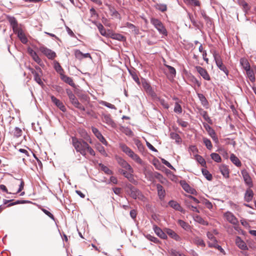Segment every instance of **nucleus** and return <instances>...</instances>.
<instances>
[{"label": "nucleus", "instance_id": "58", "mask_svg": "<svg viewBox=\"0 0 256 256\" xmlns=\"http://www.w3.org/2000/svg\"><path fill=\"white\" fill-rule=\"evenodd\" d=\"M66 94H68V98L70 99V100L72 99H74V98H76V96L73 94L72 92L70 90V89H66Z\"/></svg>", "mask_w": 256, "mask_h": 256}, {"label": "nucleus", "instance_id": "57", "mask_svg": "<svg viewBox=\"0 0 256 256\" xmlns=\"http://www.w3.org/2000/svg\"><path fill=\"white\" fill-rule=\"evenodd\" d=\"M198 97L201 101L202 104L203 105H206V104L207 103V100L204 96L202 94H198Z\"/></svg>", "mask_w": 256, "mask_h": 256}, {"label": "nucleus", "instance_id": "28", "mask_svg": "<svg viewBox=\"0 0 256 256\" xmlns=\"http://www.w3.org/2000/svg\"><path fill=\"white\" fill-rule=\"evenodd\" d=\"M240 63L245 70L250 68V64L246 59L244 58H241L240 60Z\"/></svg>", "mask_w": 256, "mask_h": 256}, {"label": "nucleus", "instance_id": "6", "mask_svg": "<svg viewBox=\"0 0 256 256\" xmlns=\"http://www.w3.org/2000/svg\"><path fill=\"white\" fill-rule=\"evenodd\" d=\"M241 173L245 184L250 188L252 187V181L248 172L246 170H243L241 171Z\"/></svg>", "mask_w": 256, "mask_h": 256}, {"label": "nucleus", "instance_id": "56", "mask_svg": "<svg viewBox=\"0 0 256 256\" xmlns=\"http://www.w3.org/2000/svg\"><path fill=\"white\" fill-rule=\"evenodd\" d=\"M156 8L162 12L166 11L167 9L166 6L164 4H158Z\"/></svg>", "mask_w": 256, "mask_h": 256}, {"label": "nucleus", "instance_id": "1", "mask_svg": "<svg viewBox=\"0 0 256 256\" xmlns=\"http://www.w3.org/2000/svg\"><path fill=\"white\" fill-rule=\"evenodd\" d=\"M72 142L76 151L86 158H88L87 152L92 156L96 155L94 150L84 140L72 137Z\"/></svg>", "mask_w": 256, "mask_h": 256}, {"label": "nucleus", "instance_id": "52", "mask_svg": "<svg viewBox=\"0 0 256 256\" xmlns=\"http://www.w3.org/2000/svg\"><path fill=\"white\" fill-rule=\"evenodd\" d=\"M133 80L138 84H140V80L136 74L134 72H130Z\"/></svg>", "mask_w": 256, "mask_h": 256}, {"label": "nucleus", "instance_id": "10", "mask_svg": "<svg viewBox=\"0 0 256 256\" xmlns=\"http://www.w3.org/2000/svg\"><path fill=\"white\" fill-rule=\"evenodd\" d=\"M195 68L204 79L206 80H210V76L206 69L200 66H196Z\"/></svg>", "mask_w": 256, "mask_h": 256}, {"label": "nucleus", "instance_id": "35", "mask_svg": "<svg viewBox=\"0 0 256 256\" xmlns=\"http://www.w3.org/2000/svg\"><path fill=\"white\" fill-rule=\"evenodd\" d=\"M206 236L210 240V241L208 242H211L213 244L218 243V242L216 238L214 236L213 234L212 233V232H207Z\"/></svg>", "mask_w": 256, "mask_h": 256}, {"label": "nucleus", "instance_id": "13", "mask_svg": "<svg viewBox=\"0 0 256 256\" xmlns=\"http://www.w3.org/2000/svg\"><path fill=\"white\" fill-rule=\"evenodd\" d=\"M118 164L123 168H125L126 170H130L132 172V168L131 166L123 158H118L117 159Z\"/></svg>", "mask_w": 256, "mask_h": 256}, {"label": "nucleus", "instance_id": "47", "mask_svg": "<svg viewBox=\"0 0 256 256\" xmlns=\"http://www.w3.org/2000/svg\"><path fill=\"white\" fill-rule=\"evenodd\" d=\"M196 160L202 166H204L206 162L204 158L200 156L196 155Z\"/></svg>", "mask_w": 256, "mask_h": 256}, {"label": "nucleus", "instance_id": "44", "mask_svg": "<svg viewBox=\"0 0 256 256\" xmlns=\"http://www.w3.org/2000/svg\"><path fill=\"white\" fill-rule=\"evenodd\" d=\"M100 104H101L102 105L104 106H106L107 108H108L111 109H114V110L116 109V108L114 104H111L109 102H105V101L102 100L100 102Z\"/></svg>", "mask_w": 256, "mask_h": 256}, {"label": "nucleus", "instance_id": "21", "mask_svg": "<svg viewBox=\"0 0 256 256\" xmlns=\"http://www.w3.org/2000/svg\"><path fill=\"white\" fill-rule=\"evenodd\" d=\"M30 71L34 76V80L40 85L42 86L43 84V82L40 78V76L38 74L33 68H30Z\"/></svg>", "mask_w": 256, "mask_h": 256}, {"label": "nucleus", "instance_id": "62", "mask_svg": "<svg viewBox=\"0 0 256 256\" xmlns=\"http://www.w3.org/2000/svg\"><path fill=\"white\" fill-rule=\"evenodd\" d=\"M12 28L14 32L17 34L18 32H20L22 31V30L18 27V24L16 26H12Z\"/></svg>", "mask_w": 256, "mask_h": 256}, {"label": "nucleus", "instance_id": "60", "mask_svg": "<svg viewBox=\"0 0 256 256\" xmlns=\"http://www.w3.org/2000/svg\"><path fill=\"white\" fill-rule=\"evenodd\" d=\"M194 219L196 222L200 224H202L204 222V220L198 215H196L194 216Z\"/></svg>", "mask_w": 256, "mask_h": 256}, {"label": "nucleus", "instance_id": "34", "mask_svg": "<svg viewBox=\"0 0 256 256\" xmlns=\"http://www.w3.org/2000/svg\"><path fill=\"white\" fill-rule=\"evenodd\" d=\"M54 68L55 70L60 75L62 74L64 72V70L62 68V66H60V64L56 62H54Z\"/></svg>", "mask_w": 256, "mask_h": 256}, {"label": "nucleus", "instance_id": "33", "mask_svg": "<svg viewBox=\"0 0 256 256\" xmlns=\"http://www.w3.org/2000/svg\"><path fill=\"white\" fill-rule=\"evenodd\" d=\"M178 224L186 230H190V226L182 220H179L178 221Z\"/></svg>", "mask_w": 256, "mask_h": 256}, {"label": "nucleus", "instance_id": "9", "mask_svg": "<svg viewBox=\"0 0 256 256\" xmlns=\"http://www.w3.org/2000/svg\"><path fill=\"white\" fill-rule=\"evenodd\" d=\"M236 246L240 250H248V248L246 243L238 236H236L235 240Z\"/></svg>", "mask_w": 256, "mask_h": 256}, {"label": "nucleus", "instance_id": "23", "mask_svg": "<svg viewBox=\"0 0 256 256\" xmlns=\"http://www.w3.org/2000/svg\"><path fill=\"white\" fill-rule=\"evenodd\" d=\"M128 156L132 159L134 161H135L136 163L140 165H143V161L140 158V156L137 154H135L134 152Z\"/></svg>", "mask_w": 256, "mask_h": 256}, {"label": "nucleus", "instance_id": "61", "mask_svg": "<svg viewBox=\"0 0 256 256\" xmlns=\"http://www.w3.org/2000/svg\"><path fill=\"white\" fill-rule=\"evenodd\" d=\"M162 164L166 166L168 168H170L172 170H175L174 168L171 165V164L166 160L162 158Z\"/></svg>", "mask_w": 256, "mask_h": 256}, {"label": "nucleus", "instance_id": "25", "mask_svg": "<svg viewBox=\"0 0 256 256\" xmlns=\"http://www.w3.org/2000/svg\"><path fill=\"white\" fill-rule=\"evenodd\" d=\"M120 147L122 151L128 156L133 152V151L125 144H120Z\"/></svg>", "mask_w": 256, "mask_h": 256}, {"label": "nucleus", "instance_id": "29", "mask_svg": "<svg viewBox=\"0 0 256 256\" xmlns=\"http://www.w3.org/2000/svg\"><path fill=\"white\" fill-rule=\"evenodd\" d=\"M96 148L101 154L104 156H108V154L106 152L103 146H102L100 144L97 143L96 144Z\"/></svg>", "mask_w": 256, "mask_h": 256}, {"label": "nucleus", "instance_id": "26", "mask_svg": "<svg viewBox=\"0 0 256 256\" xmlns=\"http://www.w3.org/2000/svg\"><path fill=\"white\" fill-rule=\"evenodd\" d=\"M120 147L122 151L128 156L133 152V151L125 144H120Z\"/></svg>", "mask_w": 256, "mask_h": 256}, {"label": "nucleus", "instance_id": "40", "mask_svg": "<svg viewBox=\"0 0 256 256\" xmlns=\"http://www.w3.org/2000/svg\"><path fill=\"white\" fill-rule=\"evenodd\" d=\"M170 137L173 140H174L178 144H179L181 142V138L180 136L176 133L172 132L170 134Z\"/></svg>", "mask_w": 256, "mask_h": 256}, {"label": "nucleus", "instance_id": "39", "mask_svg": "<svg viewBox=\"0 0 256 256\" xmlns=\"http://www.w3.org/2000/svg\"><path fill=\"white\" fill-rule=\"evenodd\" d=\"M210 156L216 162H220L222 160V158L220 156L216 153L214 152L211 154Z\"/></svg>", "mask_w": 256, "mask_h": 256}, {"label": "nucleus", "instance_id": "55", "mask_svg": "<svg viewBox=\"0 0 256 256\" xmlns=\"http://www.w3.org/2000/svg\"><path fill=\"white\" fill-rule=\"evenodd\" d=\"M238 2L240 6H242L244 11H247L248 10V4L243 0H239Z\"/></svg>", "mask_w": 256, "mask_h": 256}, {"label": "nucleus", "instance_id": "51", "mask_svg": "<svg viewBox=\"0 0 256 256\" xmlns=\"http://www.w3.org/2000/svg\"><path fill=\"white\" fill-rule=\"evenodd\" d=\"M100 166L102 170L106 174H112V172L111 170H110L107 166H104L102 164H100Z\"/></svg>", "mask_w": 256, "mask_h": 256}, {"label": "nucleus", "instance_id": "32", "mask_svg": "<svg viewBox=\"0 0 256 256\" xmlns=\"http://www.w3.org/2000/svg\"><path fill=\"white\" fill-rule=\"evenodd\" d=\"M181 184L183 188L187 192L191 193L192 194H194V192L195 190L194 189L191 188L190 186L186 184V182H182Z\"/></svg>", "mask_w": 256, "mask_h": 256}, {"label": "nucleus", "instance_id": "41", "mask_svg": "<svg viewBox=\"0 0 256 256\" xmlns=\"http://www.w3.org/2000/svg\"><path fill=\"white\" fill-rule=\"evenodd\" d=\"M166 67L168 68V71L170 74L171 75L172 78H174L176 74V70L175 68L174 67L168 65H166Z\"/></svg>", "mask_w": 256, "mask_h": 256}, {"label": "nucleus", "instance_id": "38", "mask_svg": "<svg viewBox=\"0 0 256 256\" xmlns=\"http://www.w3.org/2000/svg\"><path fill=\"white\" fill-rule=\"evenodd\" d=\"M208 246L210 247V248H214L216 249H218V250H219L220 252H224V249L222 248L221 246H219L218 244L217 243H212L211 242H208Z\"/></svg>", "mask_w": 256, "mask_h": 256}, {"label": "nucleus", "instance_id": "7", "mask_svg": "<svg viewBox=\"0 0 256 256\" xmlns=\"http://www.w3.org/2000/svg\"><path fill=\"white\" fill-rule=\"evenodd\" d=\"M224 217L229 222L234 225H237L238 223V219L234 214L230 212H225L224 214Z\"/></svg>", "mask_w": 256, "mask_h": 256}, {"label": "nucleus", "instance_id": "11", "mask_svg": "<svg viewBox=\"0 0 256 256\" xmlns=\"http://www.w3.org/2000/svg\"><path fill=\"white\" fill-rule=\"evenodd\" d=\"M142 85L146 92L149 95L151 96L154 98L156 97V93L152 90V88L148 83L146 81H144L142 82Z\"/></svg>", "mask_w": 256, "mask_h": 256}, {"label": "nucleus", "instance_id": "31", "mask_svg": "<svg viewBox=\"0 0 256 256\" xmlns=\"http://www.w3.org/2000/svg\"><path fill=\"white\" fill-rule=\"evenodd\" d=\"M72 104L76 108L82 111L85 110L84 106L79 102L77 98H76L75 100H74V102H72Z\"/></svg>", "mask_w": 256, "mask_h": 256}, {"label": "nucleus", "instance_id": "42", "mask_svg": "<svg viewBox=\"0 0 256 256\" xmlns=\"http://www.w3.org/2000/svg\"><path fill=\"white\" fill-rule=\"evenodd\" d=\"M203 142L208 149L210 150L212 148V144L210 140L209 139L206 138H204Z\"/></svg>", "mask_w": 256, "mask_h": 256}, {"label": "nucleus", "instance_id": "24", "mask_svg": "<svg viewBox=\"0 0 256 256\" xmlns=\"http://www.w3.org/2000/svg\"><path fill=\"white\" fill-rule=\"evenodd\" d=\"M156 188L158 193L160 199H162L165 196V190L164 189L163 186L160 184H156Z\"/></svg>", "mask_w": 256, "mask_h": 256}, {"label": "nucleus", "instance_id": "63", "mask_svg": "<svg viewBox=\"0 0 256 256\" xmlns=\"http://www.w3.org/2000/svg\"><path fill=\"white\" fill-rule=\"evenodd\" d=\"M204 204L210 210L212 208V204L209 200H205L204 201Z\"/></svg>", "mask_w": 256, "mask_h": 256}, {"label": "nucleus", "instance_id": "54", "mask_svg": "<svg viewBox=\"0 0 256 256\" xmlns=\"http://www.w3.org/2000/svg\"><path fill=\"white\" fill-rule=\"evenodd\" d=\"M98 28L102 35L104 36L106 35V31L102 24H98Z\"/></svg>", "mask_w": 256, "mask_h": 256}, {"label": "nucleus", "instance_id": "2", "mask_svg": "<svg viewBox=\"0 0 256 256\" xmlns=\"http://www.w3.org/2000/svg\"><path fill=\"white\" fill-rule=\"evenodd\" d=\"M150 22L160 34L167 36L168 32L162 23L158 19L152 18Z\"/></svg>", "mask_w": 256, "mask_h": 256}, {"label": "nucleus", "instance_id": "45", "mask_svg": "<svg viewBox=\"0 0 256 256\" xmlns=\"http://www.w3.org/2000/svg\"><path fill=\"white\" fill-rule=\"evenodd\" d=\"M74 56L76 58L79 60L83 59V53L78 50H74Z\"/></svg>", "mask_w": 256, "mask_h": 256}, {"label": "nucleus", "instance_id": "59", "mask_svg": "<svg viewBox=\"0 0 256 256\" xmlns=\"http://www.w3.org/2000/svg\"><path fill=\"white\" fill-rule=\"evenodd\" d=\"M177 122L180 126L183 128H186L188 125V122L184 121L182 120H178Z\"/></svg>", "mask_w": 256, "mask_h": 256}, {"label": "nucleus", "instance_id": "19", "mask_svg": "<svg viewBox=\"0 0 256 256\" xmlns=\"http://www.w3.org/2000/svg\"><path fill=\"white\" fill-rule=\"evenodd\" d=\"M102 120L104 122L106 123L108 126L114 127L115 125L114 122L110 118V115L104 114L102 117Z\"/></svg>", "mask_w": 256, "mask_h": 256}, {"label": "nucleus", "instance_id": "27", "mask_svg": "<svg viewBox=\"0 0 256 256\" xmlns=\"http://www.w3.org/2000/svg\"><path fill=\"white\" fill-rule=\"evenodd\" d=\"M230 160L232 161V162L236 166H241L242 163L240 161L234 154H230Z\"/></svg>", "mask_w": 256, "mask_h": 256}, {"label": "nucleus", "instance_id": "8", "mask_svg": "<svg viewBox=\"0 0 256 256\" xmlns=\"http://www.w3.org/2000/svg\"><path fill=\"white\" fill-rule=\"evenodd\" d=\"M92 132L94 134L95 136L99 140L106 146H108V142L105 139V138L102 134L96 128L92 127Z\"/></svg>", "mask_w": 256, "mask_h": 256}, {"label": "nucleus", "instance_id": "17", "mask_svg": "<svg viewBox=\"0 0 256 256\" xmlns=\"http://www.w3.org/2000/svg\"><path fill=\"white\" fill-rule=\"evenodd\" d=\"M254 197V192L249 187L244 194V199L246 202H250L252 200Z\"/></svg>", "mask_w": 256, "mask_h": 256}, {"label": "nucleus", "instance_id": "20", "mask_svg": "<svg viewBox=\"0 0 256 256\" xmlns=\"http://www.w3.org/2000/svg\"><path fill=\"white\" fill-rule=\"evenodd\" d=\"M246 71V75L250 80L252 82H254L256 80L255 78V71L254 68L251 69L250 68Z\"/></svg>", "mask_w": 256, "mask_h": 256}, {"label": "nucleus", "instance_id": "37", "mask_svg": "<svg viewBox=\"0 0 256 256\" xmlns=\"http://www.w3.org/2000/svg\"><path fill=\"white\" fill-rule=\"evenodd\" d=\"M17 35L18 38L20 39V40L23 44H26L27 42V38L22 31H21L20 32H18V34Z\"/></svg>", "mask_w": 256, "mask_h": 256}, {"label": "nucleus", "instance_id": "15", "mask_svg": "<svg viewBox=\"0 0 256 256\" xmlns=\"http://www.w3.org/2000/svg\"><path fill=\"white\" fill-rule=\"evenodd\" d=\"M153 229L156 234L160 238L162 239H166L167 238L166 232H163L160 228L154 225L153 226Z\"/></svg>", "mask_w": 256, "mask_h": 256}, {"label": "nucleus", "instance_id": "3", "mask_svg": "<svg viewBox=\"0 0 256 256\" xmlns=\"http://www.w3.org/2000/svg\"><path fill=\"white\" fill-rule=\"evenodd\" d=\"M214 60L216 61V64L217 66L222 71H223L226 76L228 74V70L226 68L225 66L223 64L222 62V59L220 58V56L215 54L214 56Z\"/></svg>", "mask_w": 256, "mask_h": 256}, {"label": "nucleus", "instance_id": "30", "mask_svg": "<svg viewBox=\"0 0 256 256\" xmlns=\"http://www.w3.org/2000/svg\"><path fill=\"white\" fill-rule=\"evenodd\" d=\"M61 76H62L61 78L64 82L68 84H70V86H74V84L73 82L72 79L71 78L68 77L66 76H64V75H63V74H62Z\"/></svg>", "mask_w": 256, "mask_h": 256}, {"label": "nucleus", "instance_id": "36", "mask_svg": "<svg viewBox=\"0 0 256 256\" xmlns=\"http://www.w3.org/2000/svg\"><path fill=\"white\" fill-rule=\"evenodd\" d=\"M220 168L222 174L224 177L228 178L229 175V172L228 168L226 166H222Z\"/></svg>", "mask_w": 256, "mask_h": 256}, {"label": "nucleus", "instance_id": "64", "mask_svg": "<svg viewBox=\"0 0 256 256\" xmlns=\"http://www.w3.org/2000/svg\"><path fill=\"white\" fill-rule=\"evenodd\" d=\"M22 130L16 127L14 130V134L16 137H19L22 134Z\"/></svg>", "mask_w": 256, "mask_h": 256}, {"label": "nucleus", "instance_id": "49", "mask_svg": "<svg viewBox=\"0 0 256 256\" xmlns=\"http://www.w3.org/2000/svg\"><path fill=\"white\" fill-rule=\"evenodd\" d=\"M158 100L159 102L160 103V104L164 108L168 109L169 108V105H168V103L164 99H162V98H158Z\"/></svg>", "mask_w": 256, "mask_h": 256}, {"label": "nucleus", "instance_id": "50", "mask_svg": "<svg viewBox=\"0 0 256 256\" xmlns=\"http://www.w3.org/2000/svg\"><path fill=\"white\" fill-rule=\"evenodd\" d=\"M112 38L118 40L119 41H124L125 40V38L120 34H114L112 35Z\"/></svg>", "mask_w": 256, "mask_h": 256}, {"label": "nucleus", "instance_id": "18", "mask_svg": "<svg viewBox=\"0 0 256 256\" xmlns=\"http://www.w3.org/2000/svg\"><path fill=\"white\" fill-rule=\"evenodd\" d=\"M28 54L32 57V59L38 64H40L42 62L41 59L38 57L37 54L32 48H28Z\"/></svg>", "mask_w": 256, "mask_h": 256}, {"label": "nucleus", "instance_id": "46", "mask_svg": "<svg viewBox=\"0 0 256 256\" xmlns=\"http://www.w3.org/2000/svg\"><path fill=\"white\" fill-rule=\"evenodd\" d=\"M203 175L206 177L208 180H211L212 178V174L206 170L203 169L202 170Z\"/></svg>", "mask_w": 256, "mask_h": 256}, {"label": "nucleus", "instance_id": "43", "mask_svg": "<svg viewBox=\"0 0 256 256\" xmlns=\"http://www.w3.org/2000/svg\"><path fill=\"white\" fill-rule=\"evenodd\" d=\"M132 172H133V171L132 172H130V170L126 171V170H122V172H121V173L128 180H130L132 178Z\"/></svg>", "mask_w": 256, "mask_h": 256}, {"label": "nucleus", "instance_id": "16", "mask_svg": "<svg viewBox=\"0 0 256 256\" xmlns=\"http://www.w3.org/2000/svg\"><path fill=\"white\" fill-rule=\"evenodd\" d=\"M164 231L171 238L174 239L176 241L180 240V236L176 234L173 230L170 228H165Z\"/></svg>", "mask_w": 256, "mask_h": 256}, {"label": "nucleus", "instance_id": "14", "mask_svg": "<svg viewBox=\"0 0 256 256\" xmlns=\"http://www.w3.org/2000/svg\"><path fill=\"white\" fill-rule=\"evenodd\" d=\"M168 204L171 208H172L174 210L180 212L184 214L185 212L184 210L182 208L180 205L176 202L174 200H170L168 202Z\"/></svg>", "mask_w": 256, "mask_h": 256}, {"label": "nucleus", "instance_id": "4", "mask_svg": "<svg viewBox=\"0 0 256 256\" xmlns=\"http://www.w3.org/2000/svg\"><path fill=\"white\" fill-rule=\"evenodd\" d=\"M40 50L49 59H54L56 56V53L44 46H40Z\"/></svg>", "mask_w": 256, "mask_h": 256}, {"label": "nucleus", "instance_id": "12", "mask_svg": "<svg viewBox=\"0 0 256 256\" xmlns=\"http://www.w3.org/2000/svg\"><path fill=\"white\" fill-rule=\"evenodd\" d=\"M51 100L52 102L57 106L62 111L64 112L66 110V108L65 106L64 105L62 102H60L59 100L56 98L54 96H51Z\"/></svg>", "mask_w": 256, "mask_h": 256}, {"label": "nucleus", "instance_id": "53", "mask_svg": "<svg viewBox=\"0 0 256 256\" xmlns=\"http://www.w3.org/2000/svg\"><path fill=\"white\" fill-rule=\"evenodd\" d=\"M110 11L111 15L112 16H114V18H120V14L118 12V11H116V10H115L114 8H111L110 10Z\"/></svg>", "mask_w": 256, "mask_h": 256}, {"label": "nucleus", "instance_id": "22", "mask_svg": "<svg viewBox=\"0 0 256 256\" xmlns=\"http://www.w3.org/2000/svg\"><path fill=\"white\" fill-rule=\"evenodd\" d=\"M193 242L198 246L204 247L206 244L204 241L200 237L198 236H194L192 239Z\"/></svg>", "mask_w": 256, "mask_h": 256}, {"label": "nucleus", "instance_id": "5", "mask_svg": "<svg viewBox=\"0 0 256 256\" xmlns=\"http://www.w3.org/2000/svg\"><path fill=\"white\" fill-rule=\"evenodd\" d=\"M129 194L130 196L134 199H142L143 196H142L140 192L134 186H130V188Z\"/></svg>", "mask_w": 256, "mask_h": 256}, {"label": "nucleus", "instance_id": "48", "mask_svg": "<svg viewBox=\"0 0 256 256\" xmlns=\"http://www.w3.org/2000/svg\"><path fill=\"white\" fill-rule=\"evenodd\" d=\"M174 110L175 112L178 114L182 112V108L178 102H176Z\"/></svg>", "mask_w": 256, "mask_h": 256}]
</instances>
